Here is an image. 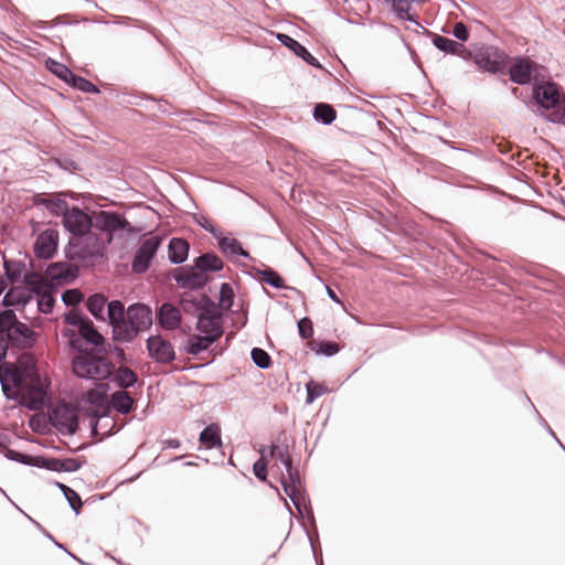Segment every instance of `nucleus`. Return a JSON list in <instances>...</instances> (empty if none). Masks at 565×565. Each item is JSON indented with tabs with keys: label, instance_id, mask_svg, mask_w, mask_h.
<instances>
[{
	"label": "nucleus",
	"instance_id": "nucleus-5",
	"mask_svg": "<svg viewBox=\"0 0 565 565\" xmlns=\"http://www.w3.org/2000/svg\"><path fill=\"white\" fill-rule=\"evenodd\" d=\"M103 249L104 246L98 238L86 234L70 238L66 248V256L71 260L94 263L103 257Z\"/></svg>",
	"mask_w": 565,
	"mask_h": 565
},
{
	"label": "nucleus",
	"instance_id": "nucleus-23",
	"mask_svg": "<svg viewBox=\"0 0 565 565\" xmlns=\"http://www.w3.org/2000/svg\"><path fill=\"white\" fill-rule=\"evenodd\" d=\"M111 328L114 340L125 343L131 342L140 333V331L134 327L129 320H126V318L114 323Z\"/></svg>",
	"mask_w": 565,
	"mask_h": 565
},
{
	"label": "nucleus",
	"instance_id": "nucleus-34",
	"mask_svg": "<svg viewBox=\"0 0 565 565\" xmlns=\"http://www.w3.org/2000/svg\"><path fill=\"white\" fill-rule=\"evenodd\" d=\"M45 64L51 73L67 84H70L71 78L74 77V73L61 62H57L53 58H47Z\"/></svg>",
	"mask_w": 565,
	"mask_h": 565
},
{
	"label": "nucleus",
	"instance_id": "nucleus-57",
	"mask_svg": "<svg viewBox=\"0 0 565 565\" xmlns=\"http://www.w3.org/2000/svg\"><path fill=\"white\" fill-rule=\"evenodd\" d=\"M525 399L526 402L531 405V407L535 411L537 417H539V422L540 424L548 431V434L558 443V445L565 450V447L563 446V444L557 439L555 433L552 430V428L548 426V424L546 423V420L537 413V411L535 409L534 405L532 404L531 399L525 396Z\"/></svg>",
	"mask_w": 565,
	"mask_h": 565
},
{
	"label": "nucleus",
	"instance_id": "nucleus-16",
	"mask_svg": "<svg viewBox=\"0 0 565 565\" xmlns=\"http://www.w3.org/2000/svg\"><path fill=\"white\" fill-rule=\"evenodd\" d=\"M534 63L527 57H516L509 68L511 82L525 85L531 82Z\"/></svg>",
	"mask_w": 565,
	"mask_h": 565
},
{
	"label": "nucleus",
	"instance_id": "nucleus-2",
	"mask_svg": "<svg viewBox=\"0 0 565 565\" xmlns=\"http://www.w3.org/2000/svg\"><path fill=\"white\" fill-rule=\"evenodd\" d=\"M540 115L553 124H561L565 118V96L553 82L536 85L533 89Z\"/></svg>",
	"mask_w": 565,
	"mask_h": 565
},
{
	"label": "nucleus",
	"instance_id": "nucleus-30",
	"mask_svg": "<svg viewBox=\"0 0 565 565\" xmlns=\"http://www.w3.org/2000/svg\"><path fill=\"white\" fill-rule=\"evenodd\" d=\"M287 479L281 480V486L287 495L294 494V492H299L302 489V482L300 475L292 465L288 466L286 469Z\"/></svg>",
	"mask_w": 565,
	"mask_h": 565
},
{
	"label": "nucleus",
	"instance_id": "nucleus-64",
	"mask_svg": "<svg viewBox=\"0 0 565 565\" xmlns=\"http://www.w3.org/2000/svg\"><path fill=\"white\" fill-rule=\"evenodd\" d=\"M2 390H3L4 394H6V396L10 398L11 396H9V394L7 392V386L4 384H2Z\"/></svg>",
	"mask_w": 565,
	"mask_h": 565
},
{
	"label": "nucleus",
	"instance_id": "nucleus-17",
	"mask_svg": "<svg viewBox=\"0 0 565 565\" xmlns=\"http://www.w3.org/2000/svg\"><path fill=\"white\" fill-rule=\"evenodd\" d=\"M63 193L56 195H36L34 198L35 206H44L51 214L56 216H64L70 209L68 203L63 199Z\"/></svg>",
	"mask_w": 565,
	"mask_h": 565
},
{
	"label": "nucleus",
	"instance_id": "nucleus-63",
	"mask_svg": "<svg viewBox=\"0 0 565 565\" xmlns=\"http://www.w3.org/2000/svg\"><path fill=\"white\" fill-rule=\"evenodd\" d=\"M56 484H57V487L61 489V491L65 494V493H66V490H65V488H64V487H66V486H65V484H63V483H58V482H57Z\"/></svg>",
	"mask_w": 565,
	"mask_h": 565
},
{
	"label": "nucleus",
	"instance_id": "nucleus-40",
	"mask_svg": "<svg viewBox=\"0 0 565 565\" xmlns=\"http://www.w3.org/2000/svg\"><path fill=\"white\" fill-rule=\"evenodd\" d=\"M258 274L262 275L263 281L267 285L276 288V289H282L285 288V284L282 278L271 268H266L263 270H258Z\"/></svg>",
	"mask_w": 565,
	"mask_h": 565
},
{
	"label": "nucleus",
	"instance_id": "nucleus-59",
	"mask_svg": "<svg viewBox=\"0 0 565 565\" xmlns=\"http://www.w3.org/2000/svg\"><path fill=\"white\" fill-rule=\"evenodd\" d=\"M451 54L458 55L463 60L473 58V54L460 42H457Z\"/></svg>",
	"mask_w": 565,
	"mask_h": 565
},
{
	"label": "nucleus",
	"instance_id": "nucleus-15",
	"mask_svg": "<svg viewBox=\"0 0 565 565\" xmlns=\"http://www.w3.org/2000/svg\"><path fill=\"white\" fill-rule=\"evenodd\" d=\"M125 318L140 332L149 329L152 323L151 309L143 303L130 305L126 310Z\"/></svg>",
	"mask_w": 565,
	"mask_h": 565
},
{
	"label": "nucleus",
	"instance_id": "nucleus-14",
	"mask_svg": "<svg viewBox=\"0 0 565 565\" xmlns=\"http://www.w3.org/2000/svg\"><path fill=\"white\" fill-rule=\"evenodd\" d=\"M58 233L49 228L42 232L34 242V253L41 259L51 258L56 252Z\"/></svg>",
	"mask_w": 565,
	"mask_h": 565
},
{
	"label": "nucleus",
	"instance_id": "nucleus-48",
	"mask_svg": "<svg viewBox=\"0 0 565 565\" xmlns=\"http://www.w3.org/2000/svg\"><path fill=\"white\" fill-rule=\"evenodd\" d=\"M64 488L66 490V493L64 494L65 499L70 503V507L75 512V514L78 515L83 505L81 497L75 490L71 489L70 487Z\"/></svg>",
	"mask_w": 565,
	"mask_h": 565
},
{
	"label": "nucleus",
	"instance_id": "nucleus-1",
	"mask_svg": "<svg viewBox=\"0 0 565 565\" xmlns=\"http://www.w3.org/2000/svg\"><path fill=\"white\" fill-rule=\"evenodd\" d=\"M36 333L18 320L11 309L0 311V361L4 359L9 347L29 349L35 343Z\"/></svg>",
	"mask_w": 565,
	"mask_h": 565
},
{
	"label": "nucleus",
	"instance_id": "nucleus-11",
	"mask_svg": "<svg viewBox=\"0 0 565 565\" xmlns=\"http://www.w3.org/2000/svg\"><path fill=\"white\" fill-rule=\"evenodd\" d=\"M95 226L102 232L109 233V242L113 238V233L117 231H126L132 233L134 228L130 223L117 212L100 211L96 216Z\"/></svg>",
	"mask_w": 565,
	"mask_h": 565
},
{
	"label": "nucleus",
	"instance_id": "nucleus-10",
	"mask_svg": "<svg viewBox=\"0 0 565 565\" xmlns=\"http://www.w3.org/2000/svg\"><path fill=\"white\" fill-rule=\"evenodd\" d=\"M65 230L74 236L89 234L93 226V218L77 206L68 209L62 218Z\"/></svg>",
	"mask_w": 565,
	"mask_h": 565
},
{
	"label": "nucleus",
	"instance_id": "nucleus-31",
	"mask_svg": "<svg viewBox=\"0 0 565 565\" xmlns=\"http://www.w3.org/2000/svg\"><path fill=\"white\" fill-rule=\"evenodd\" d=\"M114 381L121 388H129L134 386L137 381V374L128 366H119L115 373Z\"/></svg>",
	"mask_w": 565,
	"mask_h": 565
},
{
	"label": "nucleus",
	"instance_id": "nucleus-37",
	"mask_svg": "<svg viewBox=\"0 0 565 565\" xmlns=\"http://www.w3.org/2000/svg\"><path fill=\"white\" fill-rule=\"evenodd\" d=\"M126 315V310L124 303L120 300H113L107 305V316L109 320V324L114 326V323L124 319Z\"/></svg>",
	"mask_w": 565,
	"mask_h": 565
},
{
	"label": "nucleus",
	"instance_id": "nucleus-38",
	"mask_svg": "<svg viewBox=\"0 0 565 565\" xmlns=\"http://www.w3.org/2000/svg\"><path fill=\"white\" fill-rule=\"evenodd\" d=\"M4 273L10 282H17L22 276L23 265L20 262L4 259Z\"/></svg>",
	"mask_w": 565,
	"mask_h": 565
},
{
	"label": "nucleus",
	"instance_id": "nucleus-27",
	"mask_svg": "<svg viewBox=\"0 0 565 565\" xmlns=\"http://www.w3.org/2000/svg\"><path fill=\"white\" fill-rule=\"evenodd\" d=\"M199 440L205 449L221 447V428L217 424L206 426L200 434Z\"/></svg>",
	"mask_w": 565,
	"mask_h": 565
},
{
	"label": "nucleus",
	"instance_id": "nucleus-32",
	"mask_svg": "<svg viewBox=\"0 0 565 565\" xmlns=\"http://www.w3.org/2000/svg\"><path fill=\"white\" fill-rule=\"evenodd\" d=\"M79 334L84 340L95 347L104 343V337L96 330L92 321H83L79 324Z\"/></svg>",
	"mask_w": 565,
	"mask_h": 565
},
{
	"label": "nucleus",
	"instance_id": "nucleus-24",
	"mask_svg": "<svg viewBox=\"0 0 565 565\" xmlns=\"http://www.w3.org/2000/svg\"><path fill=\"white\" fill-rule=\"evenodd\" d=\"M189 249L190 246L185 239L173 237L168 245V258L174 265L182 264L188 258Z\"/></svg>",
	"mask_w": 565,
	"mask_h": 565
},
{
	"label": "nucleus",
	"instance_id": "nucleus-26",
	"mask_svg": "<svg viewBox=\"0 0 565 565\" xmlns=\"http://www.w3.org/2000/svg\"><path fill=\"white\" fill-rule=\"evenodd\" d=\"M43 467L56 472H74L77 471L82 465L81 462L75 458H66V459H58V458H50L44 459Z\"/></svg>",
	"mask_w": 565,
	"mask_h": 565
},
{
	"label": "nucleus",
	"instance_id": "nucleus-58",
	"mask_svg": "<svg viewBox=\"0 0 565 565\" xmlns=\"http://www.w3.org/2000/svg\"><path fill=\"white\" fill-rule=\"evenodd\" d=\"M525 399L526 402L531 405V407L535 411L537 417H539V422L540 424L548 431V434L558 443V445L565 450V447L563 446V444L557 439L555 433L552 430V428L548 426V424L546 423V420L537 413V411L535 409L534 405L532 404L531 399L525 396Z\"/></svg>",
	"mask_w": 565,
	"mask_h": 565
},
{
	"label": "nucleus",
	"instance_id": "nucleus-54",
	"mask_svg": "<svg viewBox=\"0 0 565 565\" xmlns=\"http://www.w3.org/2000/svg\"><path fill=\"white\" fill-rule=\"evenodd\" d=\"M253 472L255 475V477L262 481H265L266 480V477H267V466H266V461L260 458L258 459L257 461L254 462L253 465Z\"/></svg>",
	"mask_w": 565,
	"mask_h": 565
},
{
	"label": "nucleus",
	"instance_id": "nucleus-6",
	"mask_svg": "<svg viewBox=\"0 0 565 565\" xmlns=\"http://www.w3.org/2000/svg\"><path fill=\"white\" fill-rule=\"evenodd\" d=\"M509 61L508 54L493 45H483L473 54L475 64L491 74H503Z\"/></svg>",
	"mask_w": 565,
	"mask_h": 565
},
{
	"label": "nucleus",
	"instance_id": "nucleus-43",
	"mask_svg": "<svg viewBox=\"0 0 565 565\" xmlns=\"http://www.w3.org/2000/svg\"><path fill=\"white\" fill-rule=\"evenodd\" d=\"M53 295H54V288L38 297V307L41 312H43V313L52 312V310L54 308V303H55V299H54Z\"/></svg>",
	"mask_w": 565,
	"mask_h": 565
},
{
	"label": "nucleus",
	"instance_id": "nucleus-44",
	"mask_svg": "<svg viewBox=\"0 0 565 565\" xmlns=\"http://www.w3.org/2000/svg\"><path fill=\"white\" fill-rule=\"evenodd\" d=\"M250 356L253 362L259 367V369H268L270 366V356L269 354L260 349V348H254L250 352Z\"/></svg>",
	"mask_w": 565,
	"mask_h": 565
},
{
	"label": "nucleus",
	"instance_id": "nucleus-12",
	"mask_svg": "<svg viewBox=\"0 0 565 565\" xmlns=\"http://www.w3.org/2000/svg\"><path fill=\"white\" fill-rule=\"evenodd\" d=\"M149 356L161 364L171 363L175 359L172 344L161 335H152L147 339Z\"/></svg>",
	"mask_w": 565,
	"mask_h": 565
},
{
	"label": "nucleus",
	"instance_id": "nucleus-52",
	"mask_svg": "<svg viewBox=\"0 0 565 565\" xmlns=\"http://www.w3.org/2000/svg\"><path fill=\"white\" fill-rule=\"evenodd\" d=\"M319 352L326 356H332L339 352V345L332 341H320L318 343Z\"/></svg>",
	"mask_w": 565,
	"mask_h": 565
},
{
	"label": "nucleus",
	"instance_id": "nucleus-53",
	"mask_svg": "<svg viewBox=\"0 0 565 565\" xmlns=\"http://www.w3.org/2000/svg\"><path fill=\"white\" fill-rule=\"evenodd\" d=\"M195 222L198 225H200L206 232L211 233L214 237L220 233V231L212 224L210 218L205 215H202V214L196 215Z\"/></svg>",
	"mask_w": 565,
	"mask_h": 565
},
{
	"label": "nucleus",
	"instance_id": "nucleus-41",
	"mask_svg": "<svg viewBox=\"0 0 565 565\" xmlns=\"http://www.w3.org/2000/svg\"><path fill=\"white\" fill-rule=\"evenodd\" d=\"M70 84H72L73 87H75L76 89H78L83 93H90V94L99 93V89L97 88V86H95L90 81H88L84 77L77 76L75 74H74V77L71 78Z\"/></svg>",
	"mask_w": 565,
	"mask_h": 565
},
{
	"label": "nucleus",
	"instance_id": "nucleus-42",
	"mask_svg": "<svg viewBox=\"0 0 565 565\" xmlns=\"http://www.w3.org/2000/svg\"><path fill=\"white\" fill-rule=\"evenodd\" d=\"M431 42L435 45V47H437L439 51H441L444 53H448V54L452 53L454 47L457 44V41L451 40L446 36H441L439 34H434Z\"/></svg>",
	"mask_w": 565,
	"mask_h": 565
},
{
	"label": "nucleus",
	"instance_id": "nucleus-9",
	"mask_svg": "<svg viewBox=\"0 0 565 565\" xmlns=\"http://www.w3.org/2000/svg\"><path fill=\"white\" fill-rule=\"evenodd\" d=\"M50 420L63 435H74L78 427V417L66 403L57 404L52 409Z\"/></svg>",
	"mask_w": 565,
	"mask_h": 565
},
{
	"label": "nucleus",
	"instance_id": "nucleus-20",
	"mask_svg": "<svg viewBox=\"0 0 565 565\" xmlns=\"http://www.w3.org/2000/svg\"><path fill=\"white\" fill-rule=\"evenodd\" d=\"M158 321L162 329L175 330L181 324V312L174 305L164 302L158 311Z\"/></svg>",
	"mask_w": 565,
	"mask_h": 565
},
{
	"label": "nucleus",
	"instance_id": "nucleus-7",
	"mask_svg": "<svg viewBox=\"0 0 565 565\" xmlns=\"http://www.w3.org/2000/svg\"><path fill=\"white\" fill-rule=\"evenodd\" d=\"M28 376L31 379L30 384L21 387L23 401L28 408L41 409L47 397L50 382L47 379H41L40 374L34 371H31Z\"/></svg>",
	"mask_w": 565,
	"mask_h": 565
},
{
	"label": "nucleus",
	"instance_id": "nucleus-36",
	"mask_svg": "<svg viewBox=\"0 0 565 565\" xmlns=\"http://www.w3.org/2000/svg\"><path fill=\"white\" fill-rule=\"evenodd\" d=\"M86 401L89 404L95 405L96 407L103 409V413L100 414V416L106 415V409L108 408L109 399L107 398V395L104 392H100V391L94 390V388L89 390L86 393Z\"/></svg>",
	"mask_w": 565,
	"mask_h": 565
},
{
	"label": "nucleus",
	"instance_id": "nucleus-25",
	"mask_svg": "<svg viewBox=\"0 0 565 565\" xmlns=\"http://www.w3.org/2000/svg\"><path fill=\"white\" fill-rule=\"evenodd\" d=\"M215 341L214 337H206L203 334L189 335L185 342V351L190 355H199L201 352L207 350Z\"/></svg>",
	"mask_w": 565,
	"mask_h": 565
},
{
	"label": "nucleus",
	"instance_id": "nucleus-60",
	"mask_svg": "<svg viewBox=\"0 0 565 565\" xmlns=\"http://www.w3.org/2000/svg\"><path fill=\"white\" fill-rule=\"evenodd\" d=\"M327 294L329 296V298L337 302V303H340V299L338 298L337 294L334 292V290L330 287L327 286Z\"/></svg>",
	"mask_w": 565,
	"mask_h": 565
},
{
	"label": "nucleus",
	"instance_id": "nucleus-19",
	"mask_svg": "<svg viewBox=\"0 0 565 565\" xmlns=\"http://www.w3.org/2000/svg\"><path fill=\"white\" fill-rule=\"evenodd\" d=\"M278 41L288 47L295 55L302 58L305 62H307L309 65L316 67V68H322V65L320 62L311 55L308 50L300 44L298 41H296L294 38L289 36L288 34L278 33L277 34Z\"/></svg>",
	"mask_w": 565,
	"mask_h": 565
},
{
	"label": "nucleus",
	"instance_id": "nucleus-56",
	"mask_svg": "<svg viewBox=\"0 0 565 565\" xmlns=\"http://www.w3.org/2000/svg\"><path fill=\"white\" fill-rule=\"evenodd\" d=\"M6 457L9 460L21 462V463H25V465H29L30 460H31L30 456L24 455V454L19 452V451H15V450H12V449H8L7 450Z\"/></svg>",
	"mask_w": 565,
	"mask_h": 565
},
{
	"label": "nucleus",
	"instance_id": "nucleus-35",
	"mask_svg": "<svg viewBox=\"0 0 565 565\" xmlns=\"http://www.w3.org/2000/svg\"><path fill=\"white\" fill-rule=\"evenodd\" d=\"M313 117L318 122L330 125L335 119V110L328 104H317L313 110Z\"/></svg>",
	"mask_w": 565,
	"mask_h": 565
},
{
	"label": "nucleus",
	"instance_id": "nucleus-50",
	"mask_svg": "<svg viewBox=\"0 0 565 565\" xmlns=\"http://www.w3.org/2000/svg\"><path fill=\"white\" fill-rule=\"evenodd\" d=\"M324 393H326V390L323 388L322 385H318V384H313V383L307 384V398H306V403L307 404L313 403L315 399H317L318 397H320Z\"/></svg>",
	"mask_w": 565,
	"mask_h": 565
},
{
	"label": "nucleus",
	"instance_id": "nucleus-18",
	"mask_svg": "<svg viewBox=\"0 0 565 565\" xmlns=\"http://www.w3.org/2000/svg\"><path fill=\"white\" fill-rule=\"evenodd\" d=\"M196 330L200 332V334L206 337L215 335V341H217L224 332L220 318L209 312H204L199 316L196 321Z\"/></svg>",
	"mask_w": 565,
	"mask_h": 565
},
{
	"label": "nucleus",
	"instance_id": "nucleus-13",
	"mask_svg": "<svg viewBox=\"0 0 565 565\" xmlns=\"http://www.w3.org/2000/svg\"><path fill=\"white\" fill-rule=\"evenodd\" d=\"M78 274L76 266L68 263L50 264L45 270L46 278L58 286L73 282Z\"/></svg>",
	"mask_w": 565,
	"mask_h": 565
},
{
	"label": "nucleus",
	"instance_id": "nucleus-4",
	"mask_svg": "<svg viewBox=\"0 0 565 565\" xmlns=\"http://www.w3.org/2000/svg\"><path fill=\"white\" fill-rule=\"evenodd\" d=\"M72 370L78 377L102 381L111 374V364L105 358L84 352L73 359Z\"/></svg>",
	"mask_w": 565,
	"mask_h": 565
},
{
	"label": "nucleus",
	"instance_id": "nucleus-46",
	"mask_svg": "<svg viewBox=\"0 0 565 565\" xmlns=\"http://www.w3.org/2000/svg\"><path fill=\"white\" fill-rule=\"evenodd\" d=\"M270 455L277 461H280L286 469L288 466L292 465L291 457L289 456L288 449L286 447L273 446Z\"/></svg>",
	"mask_w": 565,
	"mask_h": 565
},
{
	"label": "nucleus",
	"instance_id": "nucleus-49",
	"mask_svg": "<svg viewBox=\"0 0 565 565\" xmlns=\"http://www.w3.org/2000/svg\"><path fill=\"white\" fill-rule=\"evenodd\" d=\"M62 300L66 306H76L83 300V295L78 289L65 290Z\"/></svg>",
	"mask_w": 565,
	"mask_h": 565
},
{
	"label": "nucleus",
	"instance_id": "nucleus-51",
	"mask_svg": "<svg viewBox=\"0 0 565 565\" xmlns=\"http://www.w3.org/2000/svg\"><path fill=\"white\" fill-rule=\"evenodd\" d=\"M299 335L302 339H310L313 335L312 322L309 318H302L298 322Z\"/></svg>",
	"mask_w": 565,
	"mask_h": 565
},
{
	"label": "nucleus",
	"instance_id": "nucleus-62",
	"mask_svg": "<svg viewBox=\"0 0 565 565\" xmlns=\"http://www.w3.org/2000/svg\"><path fill=\"white\" fill-rule=\"evenodd\" d=\"M128 19H129V18H127V17H119V18L115 21V23H117V24H124V23H126V21H127Z\"/></svg>",
	"mask_w": 565,
	"mask_h": 565
},
{
	"label": "nucleus",
	"instance_id": "nucleus-8",
	"mask_svg": "<svg viewBox=\"0 0 565 565\" xmlns=\"http://www.w3.org/2000/svg\"><path fill=\"white\" fill-rule=\"evenodd\" d=\"M161 243L162 238L158 235L141 241L131 264V269L135 274H143L149 269L151 260L156 256Z\"/></svg>",
	"mask_w": 565,
	"mask_h": 565
},
{
	"label": "nucleus",
	"instance_id": "nucleus-39",
	"mask_svg": "<svg viewBox=\"0 0 565 565\" xmlns=\"http://www.w3.org/2000/svg\"><path fill=\"white\" fill-rule=\"evenodd\" d=\"M391 2L392 10L398 15L399 19L415 22V19L409 14L411 3L407 0H386Z\"/></svg>",
	"mask_w": 565,
	"mask_h": 565
},
{
	"label": "nucleus",
	"instance_id": "nucleus-61",
	"mask_svg": "<svg viewBox=\"0 0 565 565\" xmlns=\"http://www.w3.org/2000/svg\"><path fill=\"white\" fill-rule=\"evenodd\" d=\"M7 289V281L3 278H0V294H2Z\"/></svg>",
	"mask_w": 565,
	"mask_h": 565
},
{
	"label": "nucleus",
	"instance_id": "nucleus-45",
	"mask_svg": "<svg viewBox=\"0 0 565 565\" xmlns=\"http://www.w3.org/2000/svg\"><path fill=\"white\" fill-rule=\"evenodd\" d=\"M220 303L226 309H231L234 303V291L232 286L227 282L221 285Z\"/></svg>",
	"mask_w": 565,
	"mask_h": 565
},
{
	"label": "nucleus",
	"instance_id": "nucleus-29",
	"mask_svg": "<svg viewBox=\"0 0 565 565\" xmlns=\"http://www.w3.org/2000/svg\"><path fill=\"white\" fill-rule=\"evenodd\" d=\"M32 299L28 288L11 287L3 297V303L10 306H24Z\"/></svg>",
	"mask_w": 565,
	"mask_h": 565
},
{
	"label": "nucleus",
	"instance_id": "nucleus-28",
	"mask_svg": "<svg viewBox=\"0 0 565 565\" xmlns=\"http://www.w3.org/2000/svg\"><path fill=\"white\" fill-rule=\"evenodd\" d=\"M134 399L128 392L120 390L110 395L108 405L120 414H128L134 406Z\"/></svg>",
	"mask_w": 565,
	"mask_h": 565
},
{
	"label": "nucleus",
	"instance_id": "nucleus-22",
	"mask_svg": "<svg viewBox=\"0 0 565 565\" xmlns=\"http://www.w3.org/2000/svg\"><path fill=\"white\" fill-rule=\"evenodd\" d=\"M24 285L30 294H35L38 297L53 289L51 281L38 273H29L24 275Z\"/></svg>",
	"mask_w": 565,
	"mask_h": 565
},
{
	"label": "nucleus",
	"instance_id": "nucleus-3",
	"mask_svg": "<svg viewBox=\"0 0 565 565\" xmlns=\"http://www.w3.org/2000/svg\"><path fill=\"white\" fill-rule=\"evenodd\" d=\"M223 267L224 264L216 254L205 253L195 258L194 267L182 268V274L175 276V280L183 287L200 288L207 281L204 273L220 271Z\"/></svg>",
	"mask_w": 565,
	"mask_h": 565
},
{
	"label": "nucleus",
	"instance_id": "nucleus-21",
	"mask_svg": "<svg viewBox=\"0 0 565 565\" xmlns=\"http://www.w3.org/2000/svg\"><path fill=\"white\" fill-rule=\"evenodd\" d=\"M214 238L217 241L220 250L225 256H227V257L242 256L244 258L250 257L249 253L242 247L238 239L224 236L222 232H220Z\"/></svg>",
	"mask_w": 565,
	"mask_h": 565
},
{
	"label": "nucleus",
	"instance_id": "nucleus-47",
	"mask_svg": "<svg viewBox=\"0 0 565 565\" xmlns=\"http://www.w3.org/2000/svg\"><path fill=\"white\" fill-rule=\"evenodd\" d=\"M288 497L290 498L300 516H303V513L307 510H310L309 500L302 495L301 491L294 492V494H290Z\"/></svg>",
	"mask_w": 565,
	"mask_h": 565
},
{
	"label": "nucleus",
	"instance_id": "nucleus-33",
	"mask_svg": "<svg viewBox=\"0 0 565 565\" xmlns=\"http://www.w3.org/2000/svg\"><path fill=\"white\" fill-rule=\"evenodd\" d=\"M106 306V298L100 294H94L88 297L86 301L87 310L94 316L97 320H105L104 309Z\"/></svg>",
	"mask_w": 565,
	"mask_h": 565
},
{
	"label": "nucleus",
	"instance_id": "nucleus-55",
	"mask_svg": "<svg viewBox=\"0 0 565 565\" xmlns=\"http://www.w3.org/2000/svg\"><path fill=\"white\" fill-rule=\"evenodd\" d=\"M452 34L457 40L462 42H466L469 39V31L462 22H457L454 25Z\"/></svg>",
	"mask_w": 565,
	"mask_h": 565
}]
</instances>
